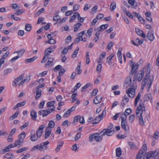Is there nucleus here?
<instances>
[{
	"label": "nucleus",
	"mask_w": 159,
	"mask_h": 159,
	"mask_svg": "<svg viewBox=\"0 0 159 159\" xmlns=\"http://www.w3.org/2000/svg\"><path fill=\"white\" fill-rule=\"evenodd\" d=\"M113 127V125H111L107 129H103L99 133H97L90 134L89 141L91 142L95 140L97 142H100L102 140L103 136L105 135L107 136L112 135L115 132Z\"/></svg>",
	"instance_id": "obj_1"
},
{
	"label": "nucleus",
	"mask_w": 159,
	"mask_h": 159,
	"mask_svg": "<svg viewBox=\"0 0 159 159\" xmlns=\"http://www.w3.org/2000/svg\"><path fill=\"white\" fill-rule=\"evenodd\" d=\"M151 65L150 64H148L146 68H143L144 69V71H146V74L142 82V87L143 89L147 83V86L148 90L151 87L152 82L153 81L154 76L152 75H150Z\"/></svg>",
	"instance_id": "obj_2"
},
{
	"label": "nucleus",
	"mask_w": 159,
	"mask_h": 159,
	"mask_svg": "<svg viewBox=\"0 0 159 159\" xmlns=\"http://www.w3.org/2000/svg\"><path fill=\"white\" fill-rule=\"evenodd\" d=\"M49 143V142L48 141L43 142L40 145H37L34 146L32 148V149L33 150L38 149L40 151H44L48 148V147L47 146V145Z\"/></svg>",
	"instance_id": "obj_3"
},
{
	"label": "nucleus",
	"mask_w": 159,
	"mask_h": 159,
	"mask_svg": "<svg viewBox=\"0 0 159 159\" xmlns=\"http://www.w3.org/2000/svg\"><path fill=\"white\" fill-rule=\"evenodd\" d=\"M122 116L121 117V127L124 129L127 132L129 131V128L127 122L126 120L127 117L125 115L122 114Z\"/></svg>",
	"instance_id": "obj_4"
},
{
	"label": "nucleus",
	"mask_w": 159,
	"mask_h": 159,
	"mask_svg": "<svg viewBox=\"0 0 159 159\" xmlns=\"http://www.w3.org/2000/svg\"><path fill=\"white\" fill-rule=\"evenodd\" d=\"M145 111V107L143 103H140L139 106L137 107L136 111V115L137 117L139 118L140 117H143L142 114L143 111Z\"/></svg>",
	"instance_id": "obj_5"
},
{
	"label": "nucleus",
	"mask_w": 159,
	"mask_h": 159,
	"mask_svg": "<svg viewBox=\"0 0 159 159\" xmlns=\"http://www.w3.org/2000/svg\"><path fill=\"white\" fill-rule=\"evenodd\" d=\"M155 152V151L154 153L152 151L148 152L146 156L143 157V159H159V151L158 152L154 157H153Z\"/></svg>",
	"instance_id": "obj_6"
},
{
	"label": "nucleus",
	"mask_w": 159,
	"mask_h": 159,
	"mask_svg": "<svg viewBox=\"0 0 159 159\" xmlns=\"http://www.w3.org/2000/svg\"><path fill=\"white\" fill-rule=\"evenodd\" d=\"M131 86L132 87L128 89L126 91V93L129 97L133 98L134 97L135 89L134 87H135L134 86L131 85Z\"/></svg>",
	"instance_id": "obj_7"
},
{
	"label": "nucleus",
	"mask_w": 159,
	"mask_h": 159,
	"mask_svg": "<svg viewBox=\"0 0 159 159\" xmlns=\"http://www.w3.org/2000/svg\"><path fill=\"white\" fill-rule=\"evenodd\" d=\"M54 110L55 109L54 108L49 109L48 110H40L38 114L39 115H42L43 117H44L47 116L48 114H50L51 112Z\"/></svg>",
	"instance_id": "obj_8"
},
{
	"label": "nucleus",
	"mask_w": 159,
	"mask_h": 159,
	"mask_svg": "<svg viewBox=\"0 0 159 159\" xmlns=\"http://www.w3.org/2000/svg\"><path fill=\"white\" fill-rule=\"evenodd\" d=\"M144 69H143L140 71V73L137 74V75L134 74V78L136 77L137 78L138 81H141L144 75Z\"/></svg>",
	"instance_id": "obj_9"
},
{
	"label": "nucleus",
	"mask_w": 159,
	"mask_h": 159,
	"mask_svg": "<svg viewBox=\"0 0 159 159\" xmlns=\"http://www.w3.org/2000/svg\"><path fill=\"white\" fill-rule=\"evenodd\" d=\"M56 47V46L54 45L46 49L44 52V54H45V56H48L50 53L54 52Z\"/></svg>",
	"instance_id": "obj_10"
},
{
	"label": "nucleus",
	"mask_w": 159,
	"mask_h": 159,
	"mask_svg": "<svg viewBox=\"0 0 159 159\" xmlns=\"http://www.w3.org/2000/svg\"><path fill=\"white\" fill-rule=\"evenodd\" d=\"M45 127V126L44 125H42L39 127V129L37 130L36 132V134L37 137L39 138L40 137L43 133V129Z\"/></svg>",
	"instance_id": "obj_11"
},
{
	"label": "nucleus",
	"mask_w": 159,
	"mask_h": 159,
	"mask_svg": "<svg viewBox=\"0 0 159 159\" xmlns=\"http://www.w3.org/2000/svg\"><path fill=\"white\" fill-rule=\"evenodd\" d=\"M146 151L144 150H141L136 156V159H140L142 157H144Z\"/></svg>",
	"instance_id": "obj_12"
},
{
	"label": "nucleus",
	"mask_w": 159,
	"mask_h": 159,
	"mask_svg": "<svg viewBox=\"0 0 159 159\" xmlns=\"http://www.w3.org/2000/svg\"><path fill=\"white\" fill-rule=\"evenodd\" d=\"M24 74H21L18 77L15 79L13 81L12 85L13 86H17V83L22 80L24 77Z\"/></svg>",
	"instance_id": "obj_13"
},
{
	"label": "nucleus",
	"mask_w": 159,
	"mask_h": 159,
	"mask_svg": "<svg viewBox=\"0 0 159 159\" xmlns=\"http://www.w3.org/2000/svg\"><path fill=\"white\" fill-rule=\"evenodd\" d=\"M147 36L149 40L152 41L154 39V32L153 30H149L147 34Z\"/></svg>",
	"instance_id": "obj_14"
},
{
	"label": "nucleus",
	"mask_w": 159,
	"mask_h": 159,
	"mask_svg": "<svg viewBox=\"0 0 159 159\" xmlns=\"http://www.w3.org/2000/svg\"><path fill=\"white\" fill-rule=\"evenodd\" d=\"M138 68V65L136 64L134 65V64L133 63L131 66V73L130 75H132L134 74L136 72L137 69Z\"/></svg>",
	"instance_id": "obj_15"
},
{
	"label": "nucleus",
	"mask_w": 159,
	"mask_h": 159,
	"mask_svg": "<svg viewBox=\"0 0 159 159\" xmlns=\"http://www.w3.org/2000/svg\"><path fill=\"white\" fill-rule=\"evenodd\" d=\"M44 138L45 139H47L48 138L51 133V129L49 127H47L45 131Z\"/></svg>",
	"instance_id": "obj_16"
},
{
	"label": "nucleus",
	"mask_w": 159,
	"mask_h": 159,
	"mask_svg": "<svg viewBox=\"0 0 159 159\" xmlns=\"http://www.w3.org/2000/svg\"><path fill=\"white\" fill-rule=\"evenodd\" d=\"M102 97L98 95L94 99L93 102L96 104L99 103L102 101Z\"/></svg>",
	"instance_id": "obj_17"
},
{
	"label": "nucleus",
	"mask_w": 159,
	"mask_h": 159,
	"mask_svg": "<svg viewBox=\"0 0 159 159\" xmlns=\"http://www.w3.org/2000/svg\"><path fill=\"white\" fill-rule=\"evenodd\" d=\"M135 31L137 34L139 36L143 38H145L146 37V35L144 34L143 31L140 30L139 29H135Z\"/></svg>",
	"instance_id": "obj_18"
},
{
	"label": "nucleus",
	"mask_w": 159,
	"mask_h": 159,
	"mask_svg": "<svg viewBox=\"0 0 159 159\" xmlns=\"http://www.w3.org/2000/svg\"><path fill=\"white\" fill-rule=\"evenodd\" d=\"M129 101V99L127 98V96L126 95H125L123 98L121 103V105L123 107H124V106Z\"/></svg>",
	"instance_id": "obj_19"
},
{
	"label": "nucleus",
	"mask_w": 159,
	"mask_h": 159,
	"mask_svg": "<svg viewBox=\"0 0 159 159\" xmlns=\"http://www.w3.org/2000/svg\"><path fill=\"white\" fill-rule=\"evenodd\" d=\"M128 3L132 6V7L134 8H136L137 7V2L134 0H129Z\"/></svg>",
	"instance_id": "obj_20"
},
{
	"label": "nucleus",
	"mask_w": 159,
	"mask_h": 159,
	"mask_svg": "<svg viewBox=\"0 0 159 159\" xmlns=\"http://www.w3.org/2000/svg\"><path fill=\"white\" fill-rule=\"evenodd\" d=\"M15 147H16V146H15V143H12L11 144L8 146H7L6 147V148H5L3 150V153H5L6 152H8L9 151V149L11 148H13Z\"/></svg>",
	"instance_id": "obj_21"
},
{
	"label": "nucleus",
	"mask_w": 159,
	"mask_h": 159,
	"mask_svg": "<svg viewBox=\"0 0 159 159\" xmlns=\"http://www.w3.org/2000/svg\"><path fill=\"white\" fill-rule=\"evenodd\" d=\"M81 66V62H80L77 65V66L76 67L75 69V71L77 72V74L80 75L82 72V70L80 69Z\"/></svg>",
	"instance_id": "obj_22"
},
{
	"label": "nucleus",
	"mask_w": 159,
	"mask_h": 159,
	"mask_svg": "<svg viewBox=\"0 0 159 159\" xmlns=\"http://www.w3.org/2000/svg\"><path fill=\"white\" fill-rule=\"evenodd\" d=\"M141 96V93L140 92H139L136 96L134 102V106H136L137 105L138 102L139 101L140 98Z\"/></svg>",
	"instance_id": "obj_23"
},
{
	"label": "nucleus",
	"mask_w": 159,
	"mask_h": 159,
	"mask_svg": "<svg viewBox=\"0 0 159 159\" xmlns=\"http://www.w3.org/2000/svg\"><path fill=\"white\" fill-rule=\"evenodd\" d=\"M30 116L34 120H35L37 118V112L34 110L30 112Z\"/></svg>",
	"instance_id": "obj_24"
},
{
	"label": "nucleus",
	"mask_w": 159,
	"mask_h": 159,
	"mask_svg": "<svg viewBox=\"0 0 159 159\" xmlns=\"http://www.w3.org/2000/svg\"><path fill=\"white\" fill-rule=\"evenodd\" d=\"M14 157V155L10 152L7 153L3 156L4 158H5L7 159H12Z\"/></svg>",
	"instance_id": "obj_25"
},
{
	"label": "nucleus",
	"mask_w": 159,
	"mask_h": 159,
	"mask_svg": "<svg viewBox=\"0 0 159 159\" xmlns=\"http://www.w3.org/2000/svg\"><path fill=\"white\" fill-rule=\"evenodd\" d=\"M79 50V48L78 47H77L76 49L74 51L72 54L71 55V57L72 58H75L76 55L78 53V51Z\"/></svg>",
	"instance_id": "obj_26"
},
{
	"label": "nucleus",
	"mask_w": 159,
	"mask_h": 159,
	"mask_svg": "<svg viewBox=\"0 0 159 159\" xmlns=\"http://www.w3.org/2000/svg\"><path fill=\"white\" fill-rule=\"evenodd\" d=\"M39 137H37V135H36L35 134H30V140L34 142L36 141L38 139Z\"/></svg>",
	"instance_id": "obj_27"
},
{
	"label": "nucleus",
	"mask_w": 159,
	"mask_h": 159,
	"mask_svg": "<svg viewBox=\"0 0 159 159\" xmlns=\"http://www.w3.org/2000/svg\"><path fill=\"white\" fill-rule=\"evenodd\" d=\"M42 91L41 90L37 89L36 91V95L35 97L36 100L39 99L41 96Z\"/></svg>",
	"instance_id": "obj_28"
},
{
	"label": "nucleus",
	"mask_w": 159,
	"mask_h": 159,
	"mask_svg": "<svg viewBox=\"0 0 159 159\" xmlns=\"http://www.w3.org/2000/svg\"><path fill=\"white\" fill-rule=\"evenodd\" d=\"M81 25L82 24L80 23H78L75 24L74 25V31L75 32L77 31Z\"/></svg>",
	"instance_id": "obj_29"
},
{
	"label": "nucleus",
	"mask_w": 159,
	"mask_h": 159,
	"mask_svg": "<svg viewBox=\"0 0 159 159\" xmlns=\"http://www.w3.org/2000/svg\"><path fill=\"white\" fill-rule=\"evenodd\" d=\"M57 34V32L55 31L53 33H51V34H48V35L47 36V37L48 39L53 38L54 37H55L56 35Z\"/></svg>",
	"instance_id": "obj_30"
},
{
	"label": "nucleus",
	"mask_w": 159,
	"mask_h": 159,
	"mask_svg": "<svg viewBox=\"0 0 159 159\" xmlns=\"http://www.w3.org/2000/svg\"><path fill=\"white\" fill-rule=\"evenodd\" d=\"M101 120V119L98 116L95 117V119L93 120V122L92 123L93 125H94L98 123Z\"/></svg>",
	"instance_id": "obj_31"
},
{
	"label": "nucleus",
	"mask_w": 159,
	"mask_h": 159,
	"mask_svg": "<svg viewBox=\"0 0 159 159\" xmlns=\"http://www.w3.org/2000/svg\"><path fill=\"white\" fill-rule=\"evenodd\" d=\"M23 140L19 139L15 141V146H17L18 145H20L23 143Z\"/></svg>",
	"instance_id": "obj_32"
},
{
	"label": "nucleus",
	"mask_w": 159,
	"mask_h": 159,
	"mask_svg": "<svg viewBox=\"0 0 159 159\" xmlns=\"http://www.w3.org/2000/svg\"><path fill=\"white\" fill-rule=\"evenodd\" d=\"M121 154V151L120 148H118L116 149V155L117 157H119Z\"/></svg>",
	"instance_id": "obj_33"
},
{
	"label": "nucleus",
	"mask_w": 159,
	"mask_h": 159,
	"mask_svg": "<svg viewBox=\"0 0 159 159\" xmlns=\"http://www.w3.org/2000/svg\"><path fill=\"white\" fill-rule=\"evenodd\" d=\"M115 54L112 53L111 55L107 57V61H108L109 64H110L111 63V60L112 58L114 57Z\"/></svg>",
	"instance_id": "obj_34"
},
{
	"label": "nucleus",
	"mask_w": 159,
	"mask_h": 159,
	"mask_svg": "<svg viewBox=\"0 0 159 159\" xmlns=\"http://www.w3.org/2000/svg\"><path fill=\"white\" fill-rule=\"evenodd\" d=\"M37 58L36 56L34 57L31 58L27 59L25 60L27 62L30 63L33 62Z\"/></svg>",
	"instance_id": "obj_35"
},
{
	"label": "nucleus",
	"mask_w": 159,
	"mask_h": 159,
	"mask_svg": "<svg viewBox=\"0 0 159 159\" xmlns=\"http://www.w3.org/2000/svg\"><path fill=\"white\" fill-rule=\"evenodd\" d=\"M25 133L24 132H23L19 135L18 138L24 140V139L25 138Z\"/></svg>",
	"instance_id": "obj_36"
},
{
	"label": "nucleus",
	"mask_w": 159,
	"mask_h": 159,
	"mask_svg": "<svg viewBox=\"0 0 159 159\" xmlns=\"http://www.w3.org/2000/svg\"><path fill=\"white\" fill-rule=\"evenodd\" d=\"M28 149V147H24L21 148L16 151V153H19L22 152L24 151H25Z\"/></svg>",
	"instance_id": "obj_37"
},
{
	"label": "nucleus",
	"mask_w": 159,
	"mask_h": 159,
	"mask_svg": "<svg viewBox=\"0 0 159 159\" xmlns=\"http://www.w3.org/2000/svg\"><path fill=\"white\" fill-rule=\"evenodd\" d=\"M55 123L53 121H50L48 124V127L50 129L53 128L55 125Z\"/></svg>",
	"instance_id": "obj_38"
},
{
	"label": "nucleus",
	"mask_w": 159,
	"mask_h": 159,
	"mask_svg": "<svg viewBox=\"0 0 159 159\" xmlns=\"http://www.w3.org/2000/svg\"><path fill=\"white\" fill-rule=\"evenodd\" d=\"M32 26L31 25L29 24H26L25 25V30L28 31L29 32L30 31L31 29Z\"/></svg>",
	"instance_id": "obj_39"
},
{
	"label": "nucleus",
	"mask_w": 159,
	"mask_h": 159,
	"mask_svg": "<svg viewBox=\"0 0 159 159\" xmlns=\"http://www.w3.org/2000/svg\"><path fill=\"white\" fill-rule=\"evenodd\" d=\"M108 24L103 25L99 26L100 30L101 31L106 29L108 26Z\"/></svg>",
	"instance_id": "obj_40"
},
{
	"label": "nucleus",
	"mask_w": 159,
	"mask_h": 159,
	"mask_svg": "<svg viewBox=\"0 0 159 159\" xmlns=\"http://www.w3.org/2000/svg\"><path fill=\"white\" fill-rule=\"evenodd\" d=\"M54 58L52 57H50L48 59V61L45 63V66H48L54 60Z\"/></svg>",
	"instance_id": "obj_41"
},
{
	"label": "nucleus",
	"mask_w": 159,
	"mask_h": 159,
	"mask_svg": "<svg viewBox=\"0 0 159 159\" xmlns=\"http://www.w3.org/2000/svg\"><path fill=\"white\" fill-rule=\"evenodd\" d=\"M19 114V112L17 111L16 112L13 114L10 117V119H11L13 120V119L16 118L18 116Z\"/></svg>",
	"instance_id": "obj_42"
},
{
	"label": "nucleus",
	"mask_w": 159,
	"mask_h": 159,
	"mask_svg": "<svg viewBox=\"0 0 159 159\" xmlns=\"http://www.w3.org/2000/svg\"><path fill=\"white\" fill-rule=\"evenodd\" d=\"M132 111L131 109L129 108H128L125 110V114H123L124 115H125V116H126V115H129L131 113ZM123 114V113L122 114Z\"/></svg>",
	"instance_id": "obj_43"
},
{
	"label": "nucleus",
	"mask_w": 159,
	"mask_h": 159,
	"mask_svg": "<svg viewBox=\"0 0 159 159\" xmlns=\"http://www.w3.org/2000/svg\"><path fill=\"white\" fill-rule=\"evenodd\" d=\"M48 43L50 44H54L56 43V41L53 38L49 39V40L47 42Z\"/></svg>",
	"instance_id": "obj_44"
},
{
	"label": "nucleus",
	"mask_w": 159,
	"mask_h": 159,
	"mask_svg": "<svg viewBox=\"0 0 159 159\" xmlns=\"http://www.w3.org/2000/svg\"><path fill=\"white\" fill-rule=\"evenodd\" d=\"M12 70L11 69L9 68L6 70H5L3 71V75H7L8 74L10 73L11 72Z\"/></svg>",
	"instance_id": "obj_45"
},
{
	"label": "nucleus",
	"mask_w": 159,
	"mask_h": 159,
	"mask_svg": "<svg viewBox=\"0 0 159 159\" xmlns=\"http://www.w3.org/2000/svg\"><path fill=\"white\" fill-rule=\"evenodd\" d=\"M135 118V116L134 115H130L129 118V122L132 123L134 121V120Z\"/></svg>",
	"instance_id": "obj_46"
},
{
	"label": "nucleus",
	"mask_w": 159,
	"mask_h": 159,
	"mask_svg": "<svg viewBox=\"0 0 159 159\" xmlns=\"http://www.w3.org/2000/svg\"><path fill=\"white\" fill-rule=\"evenodd\" d=\"M128 144L131 149H135L136 148V146L133 143L129 142Z\"/></svg>",
	"instance_id": "obj_47"
},
{
	"label": "nucleus",
	"mask_w": 159,
	"mask_h": 159,
	"mask_svg": "<svg viewBox=\"0 0 159 159\" xmlns=\"http://www.w3.org/2000/svg\"><path fill=\"white\" fill-rule=\"evenodd\" d=\"M116 8V3L115 2H112L110 8L111 10L113 11Z\"/></svg>",
	"instance_id": "obj_48"
},
{
	"label": "nucleus",
	"mask_w": 159,
	"mask_h": 159,
	"mask_svg": "<svg viewBox=\"0 0 159 159\" xmlns=\"http://www.w3.org/2000/svg\"><path fill=\"white\" fill-rule=\"evenodd\" d=\"M125 83L127 84H129L131 82V79L130 77H128L125 80Z\"/></svg>",
	"instance_id": "obj_49"
},
{
	"label": "nucleus",
	"mask_w": 159,
	"mask_h": 159,
	"mask_svg": "<svg viewBox=\"0 0 159 159\" xmlns=\"http://www.w3.org/2000/svg\"><path fill=\"white\" fill-rule=\"evenodd\" d=\"M77 92H76L75 93H73L71 96L72 98V103L75 102L76 100V98H75Z\"/></svg>",
	"instance_id": "obj_50"
},
{
	"label": "nucleus",
	"mask_w": 159,
	"mask_h": 159,
	"mask_svg": "<svg viewBox=\"0 0 159 159\" xmlns=\"http://www.w3.org/2000/svg\"><path fill=\"white\" fill-rule=\"evenodd\" d=\"M80 118V116L78 115L75 116L74 119L73 123H75L77 122L79 120Z\"/></svg>",
	"instance_id": "obj_51"
},
{
	"label": "nucleus",
	"mask_w": 159,
	"mask_h": 159,
	"mask_svg": "<svg viewBox=\"0 0 159 159\" xmlns=\"http://www.w3.org/2000/svg\"><path fill=\"white\" fill-rule=\"evenodd\" d=\"M90 85V83H88L84 85L82 88L81 91H84L85 89L88 88V87Z\"/></svg>",
	"instance_id": "obj_52"
},
{
	"label": "nucleus",
	"mask_w": 159,
	"mask_h": 159,
	"mask_svg": "<svg viewBox=\"0 0 159 159\" xmlns=\"http://www.w3.org/2000/svg\"><path fill=\"white\" fill-rule=\"evenodd\" d=\"M70 110H68L66 111L64 113L63 117H68L70 114L71 112L69 111Z\"/></svg>",
	"instance_id": "obj_53"
},
{
	"label": "nucleus",
	"mask_w": 159,
	"mask_h": 159,
	"mask_svg": "<svg viewBox=\"0 0 159 159\" xmlns=\"http://www.w3.org/2000/svg\"><path fill=\"white\" fill-rule=\"evenodd\" d=\"M80 5L79 4H75L73 7V10L74 11H77L79 8Z\"/></svg>",
	"instance_id": "obj_54"
},
{
	"label": "nucleus",
	"mask_w": 159,
	"mask_h": 159,
	"mask_svg": "<svg viewBox=\"0 0 159 159\" xmlns=\"http://www.w3.org/2000/svg\"><path fill=\"white\" fill-rule=\"evenodd\" d=\"M44 20V18L43 17H39L38 20L37 22V24H39L42 22Z\"/></svg>",
	"instance_id": "obj_55"
},
{
	"label": "nucleus",
	"mask_w": 159,
	"mask_h": 159,
	"mask_svg": "<svg viewBox=\"0 0 159 159\" xmlns=\"http://www.w3.org/2000/svg\"><path fill=\"white\" fill-rule=\"evenodd\" d=\"M71 149L72 150L76 152L78 151V148L77 147V144H74L71 147Z\"/></svg>",
	"instance_id": "obj_56"
},
{
	"label": "nucleus",
	"mask_w": 159,
	"mask_h": 159,
	"mask_svg": "<svg viewBox=\"0 0 159 159\" xmlns=\"http://www.w3.org/2000/svg\"><path fill=\"white\" fill-rule=\"evenodd\" d=\"M93 32V28H90L87 31V33L89 35L90 37L92 34Z\"/></svg>",
	"instance_id": "obj_57"
},
{
	"label": "nucleus",
	"mask_w": 159,
	"mask_h": 159,
	"mask_svg": "<svg viewBox=\"0 0 159 159\" xmlns=\"http://www.w3.org/2000/svg\"><path fill=\"white\" fill-rule=\"evenodd\" d=\"M13 139L12 137V135L10 134H9L8 136L7 139V141L9 142H11L13 141Z\"/></svg>",
	"instance_id": "obj_58"
},
{
	"label": "nucleus",
	"mask_w": 159,
	"mask_h": 159,
	"mask_svg": "<svg viewBox=\"0 0 159 159\" xmlns=\"http://www.w3.org/2000/svg\"><path fill=\"white\" fill-rule=\"evenodd\" d=\"M138 19L141 23L143 24L145 23V20L140 16L138 17Z\"/></svg>",
	"instance_id": "obj_59"
},
{
	"label": "nucleus",
	"mask_w": 159,
	"mask_h": 159,
	"mask_svg": "<svg viewBox=\"0 0 159 159\" xmlns=\"http://www.w3.org/2000/svg\"><path fill=\"white\" fill-rule=\"evenodd\" d=\"M62 67V66L61 65H58L56 66L54 68H53L52 69V70L56 71H57V70L61 69Z\"/></svg>",
	"instance_id": "obj_60"
},
{
	"label": "nucleus",
	"mask_w": 159,
	"mask_h": 159,
	"mask_svg": "<svg viewBox=\"0 0 159 159\" xmlns=\"http://www.w3.org/2000/svg\"><path fill=\"white\" fill-rule=\"evenodd\" d=\"M66 71V70L64 69H62L59 71V75L60 76H62L64 73Z\"/></svg>",
	"instance_id": "obj_61"
},
{
	"label": "nucleus",
	"mask_w": 159,
	"mask_h": 159,
	"mask_svg": "<svg viewBox=\"0 0 159 159\" xmlns=\"http://www.w3.org/2000/svg\"><path fill=\"white\" fill-rule=\"evenodd\" d=\"M80 137L81 134L79 133H77L75 137V141H77L78 139L80 138Z\"/></svg>",
	"instance_id": "obj_62"
},
{
	"label": "nucleus",
	"mask_w": 159,
	"mask_h": 159,
	"mask_svg": "<svg viewBox=\"0 0 159 159\" xmlns=\"http://www.w3.org/2000/svg\"><path fill=\"white\" fill-rule=\"evenodd\" d=\"M125 14L127 16H129L130 18L132 19H133V16L128 11H125Z\"/></svg>",
	"instance_id": "obj_63"
},
{
	"label": "nucleus",
	"mask_w": 159,
	"mask_h": 159,
	"mask_svg": "<svg viewBox=\"0 0 159 159\" xmlns=\"http://www.w3.org/2000/svg\"><path fill=\"white\" fill-rule=\"evenodd\" d=\"M23 12V11L22 10H18L16 11L15 14L17 15H19L22 14Z\"/></svg>",
	"instance_id": "obj_64"
}]
</instances>
